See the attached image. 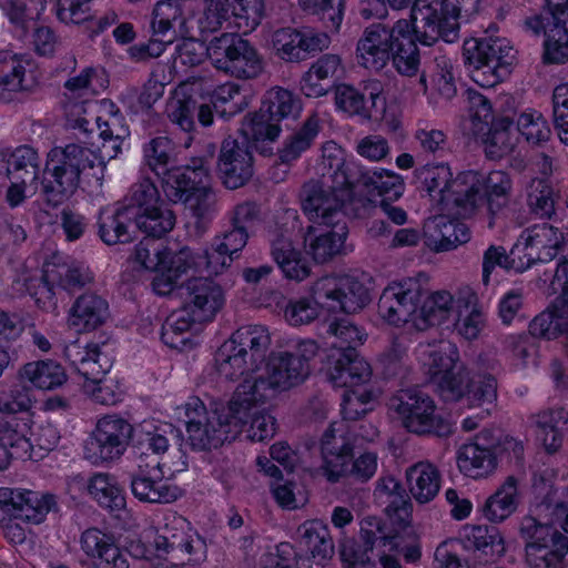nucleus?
<instances>
[{"label": "nucleus", "mask_w": 568, "mask_h": 568, "mask_svg": "<svg viewBox=\"0 0 568 568\" xmlns=\"http://www.w3.org/2000/svg\"><path fill=\"white\" fill-rule=\"evenodd\" d=\"M161 270L172 272L179 278L190 270L219 272L217 267L212 265V255L207 250L195 253L189 247H183L173 254L166 250Z\"/></svg>", "instance_id": "obj_46"}, {"label": "nucleus", "mask_w": 568, "mask_h": 568, "mask_svg": "<svg viewBox=\"0 0 568 568\" xmlns=\"http://www.w3.org/2000/svg\"><path fill=\"white\" fill-rule=\"evenodd\" d=\"M480 0H415L410 9L415 38L424 45L438 40L454 43L459 39L462 17L478 12Z\"/></svg>", "instance_id": "obj_4"}, {"label": "nucleus", "mask_w": 568, "mask_h": 568, "mask_svg": "<svg viewBox=\"0 0 568 568\" xmlns=\"http://www.w3.org/2000/svg\"><path fill=\"white\" fill-rule=\"evenodd\" d=\"M64 353L78 373L84 377V383H101L112 366L109 356L98 344L81 345L80 342H73L65 347Z\"/></svg>", "instance_id": "obj_31"}, {"label": "nucleus", "mask_w": 568, "mask_h": 568, "mask_svg": "<svg viewBox=\"0 0 568 568\" xmlns=\"http://www.w3.org/2000/svg\"><path fill=\"white\" fill-rule=\"evenodd\" d=\"M546 20L544 61L546 63H565L568 61V19L546 17Z\"/></svg>", "instance_id": "obj_50"}, {"label": "nucleus", "mask_w": 568, "mask_h": 568, "mask_svg": "<svg viewBox=\"0 0 568 568\" xmlns=\"http://www.w3.org/2000/svg\"><path fill=\"white\" fill-rule=\"evenodd\" d=\"M312 296L327 312L354 314L363 310L371 295L366 285L349 275H326L311 286Z\"/></svg>", "instance_id": "obj_12"}, {"label": "nucleus", "mask_w": 568, "mask_h": 568, "mask_svg": "<svg viewBox=\"0 0 568 568\" xmlns=\"http://www.w3.org/2000/svg\"><path fill=\"white\" fill-rule=\"evenodd\" d=\"M489 430L480 432L473 443L464 444L458 452V467L469 477H483L496 467L497 449Z\"/></svg>", "instance_id": "obj_28"}, {"label": "nucleus", "mask_w": 568, "mask_h": 568, "mask_svg": "<svg viewBox=\"0 0 568 568\" xmlns=\"http://www.w3.org/2000/svg\"><path fill=\"white\" fill-rule=\"evenodd\" d=\"M496 266L505 270H515L516 272H524L528 268V264L524 262L517 243L509 253L506 252L504 246L496 245H490L485 251L483 256V282L485 285L489 283L490 274Z\"/></svg>", "instance_id": "obj_52"}, {"label": "nucleus", "mask_w": 568, "mask_h": 568, "mask_svg": "<svg viewBox=\"0 0 568 568\" xmlns=\"http://www.w3.org/2000/svg\"><path fill=\"white\" fill-rule=\"evenodd\" d=\"M409 493L419 504H427L435 498L440 488V474L428 462H419L406 470Z\"/></svg>", "instance_id": "obj_39"}, {"label": "nucleus", "mask_w": 568, "mask_h": 568, "mask_svg": "<svg viewBox=\"0 0 568 568\" xmlns=\"http://www.w3.org/2000/svg\"><path fill=\"white\" fill-rule=\"evenodd\" d=\"M413 18L400 19L392 27L373 23L366 27L356 44V61L366 70L378 72L392 60L397 72L414 77L420 55L416 44Z\"/></svg>", "instance_id": "obj_1"}, {"label": "nucleus", "mask_w": 568, "mask_h": 568, "mask_svg": "<svg viewBox=\"0 0 568 568\" xmlns=\"http://www.w3.org/2000/svg\"><path fill=\"white\" fill-rule=\"evenodd\" d=\"M527 204L532 214L540 219H550L555 213V191L544 179L530 182Z\"/></svg>", "instance_id": "obj_63"}, {"label": "nucleus", "mask_w": 568, "mask_h": 568, "mask_svg": "<svg viewBox=\"0 0 568 568\" xmlns=\"http://www.w3.org/2000/svg\"><path fill=\"white\" fill-rule=\"evenodd\" d=\"M262 105L276 122L295 120L302 112V100L292 91L280 87L266 92Z\"/></svg>", "instance_id": "obj_51"}, {"label": "nucleus", "mask_w": 568, "mask_h": 568, "mask_svg": "<svg viewBox=\"0 0 568 568\" xmlns=\"http://www.w3.org/2000/svg\"><path fill=\"white\" fill-rule=\"evenodd\" d=\"M196 322L186 308L174 312L163 324L162 341L171 348L183 349L190 342V329Z\"/></svg>", "instance_id": "obj_53"}, {"label": "nucleus", "mask_w": 568, "mask_h": 568, "mask_svg": "<svg viewBox=\"0 0 568 568\" xmlns=\"http://www.w3.org/2000/svg\"><path fill=\"white\" fill-rule=\"evenodd\" d=\"M109 318V304L95 293L80 295L70 310V325L80 331H94Z\"/></svg>", "instance_id": "obj_33"}, {"label": "nucleus", "mask_w": 568, "mask_h": 568, "mask_svg": "<svg viewBox=\"0 0 568 568\" xmlns=\"http://www.w3.org/2000/svg\"><path fill=\"white\" fill-rule=\"evenodd\" d=\"M133 427L116 416L101 418L85 444V457L93 463L119 458L129 444Z\"/></svg>", "instance_id": "obj_16"}, {"label": "nucleus", "mask_w": 568, "mask_h": 568, "mask_svg": "<svg viewBox=\"0 0 568 568\" xmlns=\"http://www.w3.org/2000/svg\"><path fill=\"white\" fill-rule=\"evenodd\" d=\"M562 233L548 223L535 224L524 230L517 240L520 254L528 268L536 263H548L559 253Z\"/></svg>", "instance_id": "obj_24"}, {"label": "nucleus", "mask_w": 568, "mask_h": 568, "mask_svg": "<svg viewBox=\"0 0 568 568\" xmlns=\"http://www.w3.org/2000/svg\"><path fill=\"white\" fill-rule=\"evenodd\" d=\"M322 469L327 480L337 483L345 476L367 481L377 470V455L364 453L354 459V443L349 435L332 424L321 439Z\"/></svg>", "instance_id": "obj_7"}, {"label": "nucleus", "mask_w": 568, "mask_h": 568, "mask_svg": "<svg viewBox=\"0 0 568 568\" xmlns=\"http://www.w3.org/2000/svg\"><path fill=\"white\" fill-rule=\"evenodd\" d=\"M517 142L518 134L513 120L503 118L493 123L485 140L486 156L490 160H500L514 152Z\"/></svg>", "instance_id": "obj_48"}, {"label": "nucleus", "mask_w": 568, "mask_h": 568, "mask_svg": "<svg viewBox=\"0 0 568 568\" xmlns=\"http://www.w3.org/2000/svg\"><path fill=\"white\" fill-rule=\"evenodd\" d=\"M143 155L145 164L162 180L171 170L174 143L169 136H155L143 146Z\"/></svg>", "instance_id": "obj_59"}, {"label": "nucleus", "mask_w": 568, "mask_h": 568, "mask_svg": "<svg viewBox=\"0 0 568 568\" xmlns=\"http://www.w3.org/2000/svg\"><path fill=\"white\" fill-rule=\"evenodd\" d=\"M416 176L423 191L436 202L439 211H450L456 207L463 214L464 194L457 182H462L463 173L453 179L450 168L445 163H428L416 170Z\"/></svg>", "instance_id": "obj_18"}, {"label": "nucleus", "mask_w": 568, "mask_h": 568, "mask_svg": "<svg viewBox=\"0 0 568 568\" xmlns=\"http://www.w3.org/2000/svg\"><path fill=\"white\" fill-rule=\"evenodd\" d=\"M463 57L471 79L483 88H493L510 74L516 50L508 39L489 34L466 40Z\"/></svg>", "instance_id": "obj_6"}, {"label": "nucleus", "mask_w": 568, "mask_h": 568, "mask_svg": "<svg viewBox=\"0 0 568 568\" xmlns=\"http://www.w3.org/2000/svg\"><path fill=\"white\" fill-rule=\"evenodd\" d=\"M520 535L526 541V562L530 568L547 567L556 554H568V537L551 525L541 524L531 516L523 518Z\"/></svg>", "instance_id": "obj_15"}, {"label": "nucleus", "mask_w": 568, "mask_h": 568, "mask_svg": "<svg viewBox=\"0 0 568 568\" xmlns=\"http://www.w3.org/2000/svg\"><path fill=\"white\" fill-rule=\"evenodd\" d=\"M133 220L140 231L153 239L162 237L175 225V214L164 202L148 211H134Z\"/></svg>", "instance_id": "obj_49"}, {"label": "nucleus", "mask_w": 568, "mask_h": 568, "mask_svg": "<svg viewBox=\"0 0 568 568\" xmlns=\"http://www.w3.org/2000/svg\"><path fill=\"white\" fill-rule=\"evenodd\" d=\"M131 490L135 498L143 503L169 504L182 496V489L163 478L160 462H155L151 469H143L131 478Z\"/></svg>", "instance_id": "obj_29"}, {"label": "nucleus", "mask_w": 568, "mask_h": 568, "mask_svg": "<svg viewBox=\"0 0 568 568\" xmlns=\"http://www.w3.org/2000/svg\"><path fill=\"white\" fill-rule=\"evenodd\" d=\"M426 235L428 245L436 252L453 250L470 240V231L466 224L445 216L435 217L426 224Z\"/></svg>", "instance_id": "obj_35"}, {"label": "nucleus", "mask_w": 568, "mask_h": 568, "mask_svg": "<svg viewBox=\"0 0 568 568\" xmlns=\"http://www.w3.org/2000/svg\"><path fill=\"white\" fill-rule=\"evenodd\" d=\"M227 341L236 348H244V355L258 368L264 364L271 346L268 329L262 325L242 326Z\"/></svg>", "instance_id": "obj_37"}, {"label": "nucleus", "mask_w": 568, "mask_h": 568, "mask_svg": "<svg viewBox=\"0 0 568 568\" xmlns=\"http://www.w3.org/2000/svg\"><path fill=\"white\" fill-rule=\"evenodd\" d=\"M427 282V276L419 273L389 284L378 301L381 316L389 324L400 326L409 322L418 310L426 313V304L422 303L428 295Z\"/></svg>", "instance_id": "obj_11"}, {"label": "nucleus", "mask_w": 568, "mask_h": 568, "mask_svg": "<svg viewBox=\"0 0 568 568\" xmlns=\"http://www.w3.org/2000/svg\"><path fill=\"white\" fill-rule=\"evenodd\" d=\"M276 54L286 62H301L308 54L322 51L329 44V38L324 32H315L311 28H281L272 36Z\"/></svg>", "instance_id": "obj_20"}, {"label": "nucleus", "mask_w": 568, "mask_h": 568, "mask_svg": "<svg viewBox=\"0 0 568 568\" xmlns=\"http://www.w3.org/2000/svg\"><path fill=\"white\" fill-rule=\"evenodd\" d=\"M568 333V316L549 305L529 323V334L537 338L555 339Z\"/></svg>", "instance_id": "obj_61"}, {"label": "nucleus", "mask_w": 568, "mask_h": 568, "mask_svg": "<svg viewBox=\"0 0 568 568\" xmlns=\"http://www.w3.org/2000/svg\"><path fill=\"white\" fill-rule=\"evenodd\" d=\"M379 497H385L387 516L407 517L413 509L409 497L398 480L392 476L382 477L376 487Z\"/></svg>", "instance_id": "obj_57"}, {"label": "nucleus", "mask_w": 568, "mask_h": 568, "mask_svg": "<svg viewBox=\"0 0 568 568\" xmlns=\"http://www.w3.org/2000/svg\"><path fill=\"white\" fill-rule=\"evenodd\" d=\"M301 534V545L314 557L327 559L333 555L334 545L329 532L321 521L314 520L305 523L298 529Z\"/></svg>", "instance_id": "obj_55"}, {"label": "nucleus", "mask_w": 568, "mask_h": 568, "mask_svg": "<svg viewBox=\"0 0 568 568\" xmlns=\"http://www.w3.org/2000/svg\"><path fill=\"white\" fill-rule=\"evenodd\" d=\"M153 547L156 556L166 560L200 562L205 557V542L194 538L190 523L176 515L165 518V524L154 537Z\"/></svg>", "instance_id": "obj_13"}, {"label": "nucleus", "mask_w": 568, "mask_h": 568, "mask_svg": "<svg viewBox=\"0 0 568 568\" xmlns=\"http://www.w3.org/2000/svg\"><path fill=\"white\" fill-rule=\"evenodd\" d=\"M89 493L102 506L111 511L125 507V498L113 477L104 473L93 475L88 485Z\"/></svg>", "instance_id": "obj_58"}, {"label": "nucleus", "mask_w": 568, "mask_h": 568, "mask_svg": "<svg viewBox=\"0 0 568 568\" xmlns=\"http://www.w3.org/2000/svg\"><path fill=\"white\" fill-rule=\"evenodd\" d=\"M464 547L471 549L476 557L486 562H494L506 551L505 540L495 526H468L464 528Z\"/></svg>", "instance_id": "obj_32"}, {"label": "nucleus", "mask_w": 568, "mask_h": 568, "mask_svg": "<svg viewBox=\"0 0 568 568\" xmlns=\"http://www.w3.org/2000/svg\"><path fill=\"white\" fill-rule=\"evenodd\" d=\"M459 365H462V363L459 362L457 348L450 343H445L429 352L426 363L427 374L429 375L430 382L434 383L435 379H438L439 375L447 374Z\"/></svg>", "instance_id": "obj_64"}, {"label": "nucleus", "mask_w": 568, "mask_h": 568, "mask_svg": "<svg viewBox=\"0 0 568 568\" xmlns=\"http://www.w3.org/2000/svg\"><path fill=\"white\" fill-rule=\"evenodd\" d=\"M161 182L168 199L178 203L184 195L210 185L212 176L207 162L202 158H194L187 165L171 168Z\"/></svg>", "instance_id": "obj_27"}, {"label": "nucleus", "mask_w": 568, "mask_h": 568, "mask_svg": "<svg viewBox=\"0 0 568 568\" xmlns=\"http://www.w3.org/2000/svg\"><path fill=\"white\" fill-rule=\"evenodd\" d=\"M178 418L186 426L187 439L193 449L210 450L221 447L225 442L233 440L243 429L241 420L233 418L231 412L221 414L207 412L199 397H191L182 406L176 407Z\"/></svg>", "instance_id": "obj_5"}, {"label": "nucleus", "mask_w": 568, "mask_h": 568, "mask_svg": "<svg viewBox=\"0 0 568 568\" xmlns=\"http://www.w3.org/2000/svg\"><path fill=\"white\" fill-rule=\"evenodd\" d=\"M462 182H457L459 193L464 194L463 215L470 214L479 202H485L491 217L500 213L509 203L513 190L510 175L505 171H490L488 174L476 171L463 172ZM489 227L494 226L490 219Z\"/></svg>", "instance_id": "obj_9"}, {"label": "nucleus", "mask_w": 568, "mask_h": 568, "mask_svg": "<svg viewBox=\"0 0 568 568\" xmlns=\"http://www.w3.org/2000/svg\"><path fill=\"white\" fill-rule=\"evenodd\" d=\"M217 175L229 190H236L250 182L254 174L251 143L246 136L223 140L216 164Z\"/></svg>", "instance_id": "obj_17"}, {"label": "nucleus", "mask_w": 568, "mask_h": 568, "mask_svg": "<svg viewBox=\"0 0 568 568\" xmlns=\"http://www.w3.org/2000/svg\"><path fill=\"white\" fill-rule=\"evenodd\" d=\"M134 207L119 206L112 213L102 209L98 216V235L106 245L124 244L132 241L129 226L134 222Z\"/></svg>", "instance_id": "obj_34"}, {"label": "nucleus", "mask_w": 568, "mask_h": 568, "mask_svg": "<svg viewBox=\"0 0 568 568\" xmlns=\"http://www.w3.org/2000/svg\"><path fill=\"white\" fill-rule=\"evenodd\" d=\"M388 405L409 433L437 437L453 434L450 422L436 413L433 398L419 389H400L389 398Z\"/></svg>", "instance_id": "obj_8"}, {"label": "nucleus", "mask_w": 568, "mask_h": 568, "mask_svg": "<svg viewBox=\"0 0 568 568\" xmlns=\"http://www.w3.org/2000/svg\"><path fill=\"white\" fill-rule=\"evenodd\" d=\"M197 108V101L190 97L183 95L175 98L168 106V118L172 124L176 125L182 132L186 133V141L184 145L190 146L196 125L194 121V113Z\"/></svg>", "instance_id": "obj_62"}, {"label": "nucleus", "mask_w": 568, "mask_h": 568, "mask_svg": "<svg viewBox=\"0 0 568 568\" xmlns=\"http://www.w3.org/2000/svg\"><path fill=\"white\" fill-rule=\"evenodd\" d=\"M381 92L382 87L377 81L369 82L363 88L342 83L334 87L335 105L348 115L372 120L385 110V101Z\"/></svg>", "instance_id": "obj_22"}, {"label": "nucleus", "mask_w": 568, "mask_h": 568, "mask_svg": "<svg viewBox=\"0 0 568 568\" xmlns=\"http://www.w3.org/2000/svg\"><path fill=\"white\" fill-rule=\"evenodd\" d=\"M536 436L542 442L548 453H556L562 445L561 425H566L567 418L561 408H549L532 414L528 418Z\"/></svg>", "instance_id": "obj_38"}, {"label": "nucleus", "mask_w": 568, "mask_h": 568, "mask_svg": "<svg viewBox=\"0 0 568 568\" xmlns=\"http://www.w3.org/2000/svg\"><path fill=\"white\" fill-rule=\"evenodd\" d=\"M471 376L469 371L462 364L447 374L439 375L433 383L435 390L445 402L455 403L466 396L469 390Z\"/></svg>", "instance_id": "obj_56"}, {"label": "nucleus", "mask_w": 568, "mask_h": 568, "mask_svg": "<svg viewBox=\"0 0 568 568\" xmlns=\"http://www.w3.org/2000/svg\"><path fill=\"white\" fill-rule=\"evenodd\" d=\"M339 164L342 170L339 169V173H336L339 185L355 187L357 184H363L366 187H373L382 196V200H398L403 195L405 185L398 174L385 170L364 172L353 161L345 160Z\"/></svg>", "instance_id": "obj_23"}, {"label": "nucleus", "mask_w": 568, "mask_h": 568, "mask_svg": "<svg viewBox=\"0 0 568 568\" xmlns=\"http://www.w3.org/2000/svg\"><path fill=\"white\" fill-rule=\"evenodd\" d=\"M518 505V479L508 476L501 486L484 505V515L490 521H503L508 518Z\"/></svg>", "instance_id": "obj_44"}, {"label": "nucleus", "mask_w": 568, "mask_h": 568, "mask_svg": "<svg viewBox=\"0 0 568 568\" xmlns=\"http://www.w3.org/2000/svg\"><path fill=\"white\" fill-rule=\"evenodd\" d=\"M178 295L185 300V308L199 322L211 321L224 304L222 287L207 277L190 278Z\"/></svg>", "instance_id": "obj_25"}, {"label": "nucleus", "mask_w": 568, "mask_h": 568, "mask_svg": "<svg viewBox=\"0 0 568 568\" xmlns=\"http://www.w3.org/2000/svg\"><path fill=\"white\" fill-rule=\"evenodd\" d=\"M377 363L385 378L405 377L408 371L406 338H393L390 344L379 354Z\"/></svg>", "instance_id": "obj_60"}, {"label": "nucleus", "mask_w": 568, "mask_h": 568, "mask_svg": "<svg viewBox=\"0 0 568 568\" xmlns=\"http://www.w3.org/2000/svg\"><path fill=\"white\" fill-rule=\"evenodd\" d=\"M215 368L219 375L234 382L248 373H256L260 368L244 355V348L225 341L215 353Z\"/></svg>", "instance_id": "obj_40"}, {"label": "nucleus", "mask_w": 568, "mask_h": 568, "mask_svg": "<svg viewBox=\"0 0 568 568\" xmlns=\"http://www.w3.org/2000/svg\"><path fill=\"white\" fill-rule=\"evenodd\" d=\"M321 130V120L317 114H311L298 130L292 133L278 151L282 163H291L298 159L303 152L314 143Z\"/></svg>", "instance_id": "obj_45"}, {"label": "nucleus", "mask_w": 568, "mask_h": 568, "mask_svg": "<svg viewBox=\"0 0 568 568\" xmlns=\"http://www.w3.org/2000/svg\"><path fill=\"white\" fill-rule=\"evenodd\" d=\"M213 65L237 79L256 78L263 63L255 47L237 33H222L214 37L206 48Z\"/></svg>", "instance_id": "obj_10"}, {"label": "nucleus", "mask_w": 568, "mask_h": 568, "mask_svg": "<svg viewBox=\"0 0 568 568\" xmlns=\"http://www.w3.org/2000/svg\"><path fill=\"white\" fill-rule=\"evenodd\" d=\"M40 173L38 152L29 146L17 148L6 160V175L10 181L34 182Z\"/></svg>", "instance_id": "obj_47"}, {"label": "nucleus", "mask_w": 568, "mask_h": 568, "mask_svg": "<svg viewBox=\"0 0 568 568\" xmlns=\"http://www.w3.org/2000/svg\"><path fill=\"white\" fill-rule=\"evenodd\" d=\"M240 136H246L247 141L252 139L253 142H274L281 132L278 122L272 118L267 110L261 105L260 110L247 115Z\"/></svg>", "instance_id": "obj_54"}, {"label": "nucleus", "mask_w": 568, "mask_h": 568, "mask_svg": "<svg viewBox=\"0 0 568 568\" xmlns=\"http://www.w3.org/2000/svg\"><path fill=\"white\" fill-rule=\"evenodd\" d=\"M18 376L40 389L57 388L68 378L62 365L52 359L27 363L20 368Z\"/></svg>", "instance_id": "obj_42"}, {"label": "nucleus", "mask_w": 568, "mask_h": 568, "mask_svg": "<svg viewBox=\"0 0 568 568\" xmlns=\"http://www.w3.org/2000/svg\"><path fill=\"white\" fill-rule=\"evenodd\" d=\"M331 231L312 236V227L305 237V243H308V253L317 263H325L339 254L344 245L347 226L346 223L329 225Z\"/></svg>", "instance_id": "obj_43"}, {"label": "nucleus", "mask_w": 568, "mask_h": 568, "mask_svg": "<svg viewBox=\"0 0 568 568\" xmlns=\"http://www.w3.org/2000/svg\"><path fill=\"white\" fill-rule=\"evenodd\" d=\"M41 280L43 282L42 294L51 297L53 284L71 292L89 284L92 281V275L83 264L75 261H62L60 256L53 255L51 261L44 264Z\"/></svg>", "instance_id": "obj_30"}, {"label": "nucleus", "mask_w": 568, "mask_h": 568, "mask_svg": "<svg viewBox=\"0 0 568 568\" xmlns=\"http://www.w3.org/2000/svg\"><path fill=\"white\" fill-rule=\"evenodd\" d=\"M278 392L267 371L263 373H248L236 387L229 402L231 416L241 420L243 425L248 422L251 412L258 409Z\"/></svg>", "instance_id": "obj_21"}, {"label": "nucleus", "mask_w": 568, "mask_h": 568, "mask_svg": "<svg viewBox=\"0 0 568 568\" xmlns=\"http://www.w3.org/2000/svg\"><path fill=\"white\" fill-rule=\"evenodd\" d=\"M332 150L327 156L329 175L323 174L320 180L305 182L300 192L301 205L310 221L320 225H334L345 223L343 207L352 195L353 186L339 185L336 173L339 172L341 162H345L342 151L334 143L325 146L324 151Z\"/></svg>", "instance_id": "obj_3"}, {"label": "nucleus", "mask_w": 568, "mask_h": 568, "mask_svg": "<svg viewBox=\"0 0 568 568\" xmlns=\"http://www.w3.org/2000/svg\"><path fill=\"white\" fill-rule=\"evenodd\" d=\"M178 202L183 203L194 219L195 233L203 235L216 212L217 197L212 184L184 195Z\"/></svg>", "instance_id": "obj_41"}, {"label": "nucleus", "mask_w": 568, "mask_h": 568, "mask_svg": "<svg viewBox=\"0 0 568 568\" xmlns=\"http://www.w3.org/2000/svg\"><path fill=\"white\" fill-rule=\"evenodd\" d=\"M0 508L16 519L39 525L50 511H58V504L55 496L51 494L1 487Z\"/></svg>", "instance_id": "obj_19"}, {"label": "nucleus", "mask_w": 568, "mask_h": 568, "mask_svg": "<svg viewBox=\"0 0 568 568\" xmlns=\"http://www.w3.org/2000/svg\"><path fill=\"white\" fill-rule=\"evenodd\" d=\"M313 339L300 342L294 349L273 354L265 369L278 392L301 385L311 374L310 361L317 354Z\"/></svg>", "instance_id": "obj_14"}, {"label": "nucleus", "mask_w": 568, "mask_h": 568, "mask_svg": "<svg viewBox=\"0 0 568 568\" xmlns=\"http://www.w3.org/2000/svg\"><path fill=\"white\" fill-rule=\"evenodd\" d=\"M104 162L91 149L70 143L50 151L40 194L47 205L58 207L82 182L102 185Z\"/></svg>", "instance_id": "obj_2"}, {"label": "nucleus", "mask_w": 568, "mask_h": 568, "mask_svg": "<svg viewBox=\"0 0 568 568\" xmlns=\"http://www.w3.org/2000/svg\"><path fill=\"white\" fill-rule=\"evenodd\" d=\"M342 69V60L337 54L320 57L303 75L301 89L306 97H323L328 91V83Z\"/></svg>", "instance_id": "obj_36"}, {"label": "nucleus", "mask_w": 568, "mask_h": 568, "mask_svg": "<svg viewBox=\"0 0 568 568\" xmlns=\"http://www.w3.org/2000/svg\"><path fill=\"white\" fill-rule=\"evenodd\" d=\"M326 374L334 386L347 388L367 382L372 369L354 347H342L327 355Z\"/></svg>", "instance_id": "obj_26"}]
</instances>
